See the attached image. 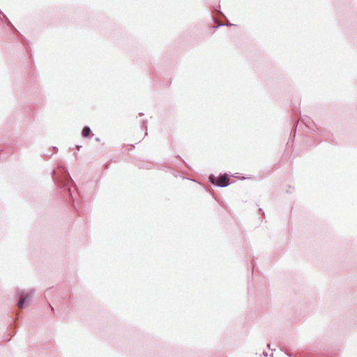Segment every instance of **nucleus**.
Masks as SVG:
<instances>
[{
  "mask_svg": "<svg viewBox=\"0 0 357 357\" xmlns=\"http://www.w3.org/2000/svg\"><path fill=\"white\" fill-rule=\"evenodd\" d=\"M53 181L63 190L62 193L66 199H72L74 202V192L75 188L73 185V181L68 171L64 168L58 170H53L52 173Z\"/></svg>",
  "mask_w": 357,
  "mask_h": 357,
  "instance_id": "nucleus-1",
  "label": "nucleus"
},
{
  "mask_svg": "<svg viewBox=\"0 0 357 357\" xmlns=\"http://www.w3.org/2000/svg\"><path fill=\"white\" fill-rule=\"evenodd\" d=\"M34 293L33 290H31L29 294H26L24 291L17 289L16 296L18 297L17 305L19 308H24L30 304V297Z\"/></svg>",
  "mask_w": 357,
  "mask_h": 357,
  "instance_id": "nucleus-2",
  "label": "nucleus"
},
{
  "mask_svg": "<svg viewBox=\"0 0 357 357\" xmlns=\"http://www.w3.org/2000/svg\"><path fill=\"white\" fill-rule=\"evenodd\" d=\"M209 181L214 185L225 188L230 184V179L227 174L216 177L213 174L209 176Z\"/></svg>",
  "mask_w": 357,
  "mask_h": 357,
  "instance_id": "nucleus-3",
  "label": "nucleus"
},
{
  "mask_svg": "<svg viewBox=\"0 0 357 357\" xmlns=\"http://www.w3.org/2000/svg\"><path fill=\"white\" fill-rule=\"evenodd\" d=\"M91 134V130L90 127H89L87 126H84L82 130V136L84 138H87V137H90Z\"/></svg>",
  "mask_w": 357,
  "mask_h": 357,
  "instance_id": "nucleus-4",
  "label": "nucleus"
},
{
  "mask_svg": "<svg viewBox=\"0 0 357 357\" xmlns=\"http://www.w3.org/2000/svg\"><path fill=\"white\" fill-rule=\"evenodd\" d=\"M305 125H306L309 128H310V127H311V126H310V125H311V124H312V122H311L310 119H306V120L305 121Z\"/></svg>",
  "mask_w": 357,
  "mask_h": 357,
  "instance_id": "nucleus-5",
  "label": "nucleus"
},
{
  "mask_svg": "<svg viewBox=\"0 0 357 357\" xmlns=\"http://www.w3.org/2000/svg\"><path fill=\"white\" fill-rule=\"evenodd\" d=\"M143 127L146 129L145 135H148V132H147V121H146V120L143 121Z\"/></svg>",
  "mask_w": 357,
  "mask_h": 357,
  "instance_id": "nucleus-6",
  "label": "nucleus"
},
{
  "mask_svg": "<svg viewBox=\"0 0 357 357\" xmlns=\"http://www.w3.org/2000/svg\"><path fill=\"white\" fill-rule=\"evenodd\" d=\"M224 25H225V24H218V25L215 26V29L218 28V27H219V26H224ZM226 25L232 26L233 24H231L230 22H228V24H227Z\"/></svg>",
  "mask_w": 357,
  "mask_h": 357,
  "instance_id": "nucleus-7",
  "label": "nucleus"
},
{
  "mask_svg": "<svg viewBox=\"0 0 357 357\" xmlns=\"http://www.w3.org/2000/svg\"><path fill=\"white\" fill-rule=\"evenodd\" d=\"M8 24L9 26H10L13 29L15 30V28L14 27V26L11 24V22L10 21L8 20Z\"/></svg>",
  "mask_w": 357,
  "mask_h": 357,
  "instance_id": "nucleus-8",
  "label": "nucleus"
},
{
  "mask_svg": "<svg viewBox=\"0 0 357 357\" xmlns=\"http://www.w3.org/2000/svg\"><path fill=\"white\" fill-rule=\"evenodd\" d=\"M53 149H54V151H56H56H58V149H57V147L54 146V147H53Z\"/></svg>",
  "mask_w": 357,
  "mask_h": 357,
  "instance_id": "nucleus-9",
  "label": "nucleus"
},
{
  "mask_svg": "<svg viewBox=\"0 0 357 357\" xmlns=\"http://www.w3.org/2000/svg\"><path fill=\"white\" fill-rule=\"evenodd\" d=\"M144 113H142V112H140V113L139 114V116H144Z\"/></svg>",
  "mask_w": 357,
  "mask_h": 357,
  "instance_id": "nucleus-10",
  "label": "nucleus"
},
{
  "mask_svg": "<svg viewBox=\"0 0 357 357\" xmlns=\"http://www.w3.org/2000/svg\"><path fill=\"white\" fill-rule=\"evenodd\" d=\"M286 354H287L289 357H291V354H288V353H287Z\"/></svg>",
  "mask_w": 357,
  "mask_h": 357,
  "instance_id": "nucleus-11",
  "label": "nucleus"
},
{
  "mask_svg": "<svg viewBox=\"0 0 357 357\" xmlns=\"http://www.w3.org/2000/svg\"><path fill=\"white\" fill-rule=\"evenodd\" d=\"M130 146H131V149L135 147V146L133 144H131Z\"/></svg>",
  "mask_w": 357,
  "mask_h": 357,
  "instance_id": "nucleus-12",
  "label": "nucleus"
},
{
  "mask_svg": "<svg viewBox=\"0 0 357 357\" xmlns=\"http://www.w3.org/2000/svg\"><path fill=\"white\" fill-rule=\"evenodd\" d=\"M2 15H3L4 18H6V16L4 15V13H2Z\"/></svg>",
  "mask_w": 357,
  "mask_h": 357,
  "instance_id": "nucleus-13",
  "label": "nucleus"
},
{
  "mask_svg": "<svg viewBox=\"0 0 357 357\" xmlns=\"http://www.w3.org/2000/svg\"><path fill=\"white\" fill-rule=\"evenodd\" d=\"M2 15H3L4 18H6V16L4 15V13H2Z\"/></svg>",
  "mask_w": 357,
  "mask_h": 357,
  "instance_id": "nucleus-14",
  "label": "nucleus"
},
{
  "mask_svg": "<svg viewBox=\"0 0 357 357\" xmlns=\"http://www.w3.org/2000/svg\"><path fill=\"white\" fill-rule=\"evenodd\" d=\"M96 141H98V142H99V141H100V139H99V138H96Z\"/></svg>",
  "mask_w": 357,
  "mask_h": 357,
  "instance_id": "nucleus-15",
  "label": "nucleus"
},
{
  "mask_svg": "<svg viewBox=\"0 0 357 357\" xmlns=\"http://www.w3.org/2000/svg\"><path fill=\"white\" fill-rule=\"evenodd\" d=\"M77 147L78 149H79L81 146H77Z\"/></svg>",
  "mask_w": 357,
  "mask_h": 357,
  "instance_id": "nucleus-16",
  "label": "nucleus"
},
{
  "mask_svg": "<svg viewBox=\"0 0 357 357\" xmlns=\"http://www.w3.org/2000/svg\"><path fill=\"white\" fill-rule=\"evenodd\" d=\"M264 355L265 356H267V354H266V353H264Z\"/></svg>",
  "mask_w": 357,
  "mask_h": 357,
  "instance_id": "nucleus-17",
  "label": "nucleus"
},
{
  "mask_svg": "<svg viewBox=\"0 0 357 357\" xmlns=\"http://www.w3.org/2000/svg\"><path fill=\"white\" fill-rule=\"evenodd\" d=\"M0 13H2L1 10H0Z\"/></svg>",
  "mask_w": 357,
  "mask_h": 357,
  "instance_id": "nucleus-18",
  "label": "nucleus"
}]
</instances>
